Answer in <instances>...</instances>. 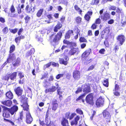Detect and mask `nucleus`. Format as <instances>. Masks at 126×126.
I'll return each mask as SVG.
<instances>
[{
  "label": "nucleus",
  "instance_id": "obj_1",
  "mask_svg": "<svg viewBox=\"0 0 126 126\" xmlns=\"http://www.w3.org/2000/svg\"><path fill=\"white\" fill-rule=\"evenodd\" d=\"M76 115V114L74 113L71 114L70 112H67L65 114V117H63L62 119L61 124L62 126H70L67 119L71 120Z\"/></svg>",
  "mask_w": 126,
  "mask_h": 126
},
{
  "label": "nucleus",
  "instance_id": "obj_2",
  "mask_svg": "<svg viewBox=\"0 0 126 126\" xmlns=\"http://www.w3.org/2000/svg\"><path fill=\"white\" fill-rule=\"evenodd\" d=\"M63 32L60 30L55 35L54 33L50 35L49 37V40L52 44H58L61 39L62 36Z\"/></svg>",
  "mask_w": 126,
  "mask_h": 126
},
{
  "label": "nucleus",
  "instance_id": "obj_3",
  "mask_svg": "<svg viewBox=\"0 0 126 126\" xmlns=\"http://www.w3.org/2000/svg\"><path fill=\"white\" fill-rule=\"evenodd\" d=\"M103 114L104 119L100 122V124L103 126H106L109 125L111 121V115L107 110H105L103 112Z\"/></svg>",
  "mask_w": 126,
  "mask_h": 126
},
{
  "label": "nucleus",
  "instance_id": "obj_4",
  "mask_svg": "<svg viewBox=\"0 0 126 126\" xmlns=\"http://www.w3.org/2000/svg\"><path fill=\"white\" fill-rule=\"evenodd\" d=\"M94 94L93 93H90L86 96L85 101L87 104L92 106L94 104Z\"/></svg>",
  "mask_w": 126,
  "mask_h": 126
},
{
  "label": "nucleus",
  "instance_id": "obj_5",
  "mask_svg": "<svg viewBox=\"0 0 126 126\" xmlns=\"http://www.w3.org/2000/svg\"><path fill=\"white\" fill-rule=\"evenodd\" d=\"M21 102L23 104L21 106L23 107V110L27 111L28 112H29V106L28 104L27 98L22 96H21Z\"/></svg>",
  "mask_w": 126,
  "mask_h": 126
},
{
  "label": "nucleus",
  "instance_id": "obj_6",
  "mask_svg": "<svg viewBox=\"0 0 126 126\" xmlns=\"http://www.w3.org/2000/svg\"><path fill=\"white\" fill-rule=\"evenodd\" d=\"M2 116L3 117L10 118V117L11 112L9 109V108L5 107H2Z\"/></svg>",
  "mask_w": 126,
  "mask_h": 126
},
{
  "label": "nucleus",
  "instance_id": "obj_7",
  "mask_svg": "<svg viewBox=\"0 0 126 126\" xmlns=\"http://www.w3.org/2000/svg\"><path fill=\"white\" fill-rule=\"evenodd\" d=\"M99 17L101 18L103 21L105 22L110 18V15L108 13L105 12L103 15L99 16Z\"/></svg>",
  "mask_w": 126,
  "mask_h": 126
},
{
  "label": "nucleus",
  "instance_id": "obj_8",
  "mask_svg": "<svg viewBox=\"0 0 126 126\" xmlns=\"http://www.w3.org/2000/svg\"><path fill=\"white\" fill-rule=\"evenodd\" d=\"M9 109L11 112V115H15L16 112L18 110V106L16 105L13 106L10 108H9Z\"/></svg>",
  "mask_w": 126,
  "mask_h": 126
},
{
  "label": "nucleus",
  "instance_id": "obj_9",
  "mask_svg": "<svg viewBox=\"0 0 126 126\" xmlns=\"http://www.w3.org/2000/svg\"><path fill=\"white\" fill-rule=\"evenodd\" d=\"M116 81L115 83V85L114 89L113 90V91H114L113 94L114 95L117 96H119L120 95V93L118 91L120 90V86L117 83L116 84Z\"/></svg>",
  "mask_w": 126,
  "mask_h": 126
},
{
  "label": "nucleus",
  "instance_id": "obj_10",
  "mask_svg": "<svg viewBox=\"0 0 126 126\" xmlns=\"http://www.w3.org/2000/svg\"><path fill=\"white\" fill-rule=\"evenodd\" d=\"M104 102V99L100 96L96 100L95 104L97 107H99L103 105Z\"/></svg>",
  "mask_w": 126,
  "mask_h": 126
},
{
  "label": "nucleus",
  "instance_id": "obj_11",
  "mask_svg": "<svg viewBox=\"0 0 126 126\" xmlns=\"http://www.w3.org/2000/svg\"><path fill=\"white\" fill-rule=\"evenodd\" d=\"M14 91L16 94L18 96H20L22 95L23 93V90L20 87L18 86L14 89Z\"/></svg>",
  "mask_w": 126,
  "mask_h": 126
},
{
  "label": "nucleus",
  "instance_id": "obj_12",
  "mask_svg": "<svg viewBox=\"0 0 126 126\" xmlns=\"http://www.w3.org/2000/svg\"><path fill=\"white\" fill-rule=\"evenodd\" d=\"M69 58L67 56L65 57L64 60L63 58H60L59 60V63L62 64H63L66 65L68 63V61H69Z\"/></svg>",
  "mask_w": 126,
  "mask_h": 126
},
{
  "label": "nucleus",
  "instance_id": "obj_13",
  "mask_svg": "<svg viewBox=\"0 0 126 126\" xmlns=\"http://www.w3.org/2000/svg\"><path fill=\"white\" fill-rule=\"evenodd\" d=\"M35 8L32 6H30L29 5H27L25 8L26 13L27 14H30L33 13L34 11Z\"/></svg>",
  "mask_w": 126,
  "mask_h": 126
},
{
  "label": "nucleus",
  "instance_id": "obj_14",
  "mask_svg": "<svg viewBox=\"0 0 126 126\" xmlns=\"http://www.w3.org/2000/svg\"><path fill=\"white\" fill-rule=\"evenodd\" d=\"M93 12L92 11H88L85 15L84 18L85 20L87 22H89L91 18V16L92 15Z\"/></svg>",
  "mask_w": 126,
  "mask_h": 126
},
{
  "label": "nucleus",
  "instance_id": "obj_15",
  "mask_svg": "<svg viewBox=\"0 0 126 126\" xmlns=\"http://www.w3.org/2000/svg\"><path fill=\"white\" fill-rule=\"evenodd\" d=\"M73 77L75 79H79L80 76V73L79 71L77 70H74L73 73Z\"/></svg>",
  "mask_w": 126,
  "mask_h": 126
},
{
  "label": "nucleus",
  "instance_id": "obj_16",
  "mask_svg": "<svg viewBox=\"0 0 126 126\" xmlns=\"http://www.w3.org/2000/svg\"><path fill=\"white\" fill-rule=\"evenodd\" d=\"M91 50L90 48L86 49L82 54L81 57L82 58L86 59L91 52Z\"/></svg>",
  "mask_w": 126,
  "mask_h": 126
},
{
  "label": "nucleus",
  "instance_id": "obj_17",
  "mask_svg": "<svg viewBox=\"0 0 126 126\" xmlns=\"http://www.w3.org/2000/svg\"><path fill=\"white\" fill-rule=\"evenodd\" d=\"M79 52V48H73L71 49L68 52V55H74L75 53L78 54Z\"/></svg>",
  "mask_w": 126,
  "mask_h": 126
},
{
  "label": "nucleus",
  "instance_id": "obj_18",
  "mask_svg": "<svg viewBox=\"0 0 126 126\" xmlns=\"http://www.w3.org/2000/svg\"><path fill=\"white\" fill-rule=\"evenodd\" d=\"M83 91L84 92L83 94H85V95L91 92V90L90 86L87 84L84 85Z\"/></svg>",
  "mask_w": 126,
  "mask_h": 126
},
{
  "label": "nucleus",
  "instance_id": "obj_19",
  "mask_svg": "<svg viewBox=\"0 0 126 126\" xmlns=\"http://www.w3.org/2000/svg\"><path fill=\"white\" fill-rule=\"evenodd\" d=\"M52 110L55 111L58 107V105L57 100L56 99H53L52 101Z\"/></svg>",
  "mask_w": 126,
  "mask_h": 126
},
{
  "label": "nucleus",
  "instance_id": "obj_20",
  "mask_svg": "<svg viewBox=\"0 0 126 126\" xmlns=\"http://www.w3.org/2000/svg\"><path fill=\"white\" fill-rule=\"evenodd\" d=\"M21 59L19 57H18L12 64L14 67H17L20 64Z\"/></svg>",
  "mask_w": 126,
  "mask_h": 126
},
{
  "label": "nucleus",
  "instance_id": "obj_21",
  "mask_svg": "<svg viewBox=\"0 0 126 126\" xmlns=\"http://www.w3.org/2000/svg\"><path fill=\"white\" fill-rule=\"evenodd\" d=\"M33 121V118L32 117L30 112H28L26 114V121L27 124H30Z\"/></svg>",
  "mask_w": 126,
  "mask_h": 126
},
{
  "label": "nucleus",
  "instance_id": "obj_22",
  "mask_svg": "<svg viewBox=\"0 0 126 126\" xmlns=\"http://www.w3.org/2000/svg\"><path fill=\"white\" fill-rule=\"evenodd\" d=\"M117 39L120 42V45H121L123 44L125 41L124 36L123 35H119L117 37Z\"/></svg>",
  "mask_w": 126,
  "mask_h": 126
},
{
  "label": "nucleus",
  "instance_id": "obj_23",
  "mask_svg": "<svg viewBox=\"0 0 126 126\" xmlns=\"http://www.w3.org/2000/svg\"><path fill=\"white\" fill-rule=\"evenodd\" d=\"M63 27L61 23L58 22L54 28L53 30L54 32H57L58 30L61 29Z\"/></svg>",
  "mask_w": 126,
  "mask_h": 126
},
{
  "label": "nucleus",
  "instance_id": "obj_24",
  "mask_svg": "<svg viewBox=\"0 0 126 126\" xmlns=\"http://www.w3.org/2000/svg\"><path fill=\"white\" fill-rule=\"evenodd\" d=\"M5 95L6 98L7 99L11 100L13 99L14 97L13 94L10 91L7 92L5 94Z\"/></svg>",
  "mask_w": 126,
  "mask_h": 126
},
{
  "label": "nucleus",
  "instance_id": "obj_25",
  "mask_svg": "<svg viewBox=\"0 0 126 126\" xmlns=\"http://www.w3.org/2000/svg\"><path fill=\"white\" fill-rule=\"evenodd\" d=\"M1 103L3 105L8 107H11L12 104V101L10 99L2 101Z\"/></svg>",
  "mask_w": 126,
  "mask_h": 126
},
{
  "label": "nucleus",
  "instance_id": "obj_26",
  "mask_svg": "<svg viewBox=\"0 0 126 126\" xmlns=\"http://www.w3.org/2000/svg\"><path fill=\"white\" fill-rule=\"evenodd\" d=\"M17 72H14L12 73L9 74L10 79L11 80H14L15 79H16L17 76Z\"/></svg>",
  "mask_w": 126,
  "mask_h": 126
},
{
  "label": "nucleus",
  "instance_id": "obj_27",
  "mask_svg": "<svg viewBox=\"0 0 126 126\" xmlns=\"http://www.w3.org/2000/svg\"><path fill=\"white\" fill-rule=\"evenodd\" d=\"M80 117L77 116L74 118V120L72 121L71 122V125L73 126L74 125H77L78 123V121L80 119Z\"/></svg>",
  "mask_w": 126,
  "mask_h": 126
},
{
  "label": "nucleus",
  "instance_id": "obj_28",
  "mask_svg": "<svg viewBox=\"0 0 126 126\" xmlns=\"http://www.w3.org/2000/svg\"><path fill=\"white\" fill-rule=\"evenodd\" d=\"M74 32L73 30H69L65 34L64 37L66 39H69L70 37V35L72 34Z\"/></svg>",
  "mask_w": 126,
  "mask_h": 126
},
{
  "label": "nucleus",
  "instance_id": "obj_29",
  "mask_svg": "<svg viewBox=\"0 0 126 126\" xmlns=\"http://www.w3.org/2000/svg\"><path fill=\"white\" fill-rule=\"evenodd\" d=\"M25 38V37L24 36L21 35L16 37L15 40L16 43L18 44L20 43L21 39H23Z\"/></svg>",
  "mask_w": 126,
  "mask_h": 126
},
{
  "label": "nucleus",
  "instance_id": "obj_30",
  "mask_svg": "<svg viewBox=\"0 0 126 126\" xmlns=\"http://www.w3.org/2000/svg\"><path fill=\"white\" fill-rule=\"evenodd\" d=\"M56 89V87L55 86H52L51 88L47 89L45 90V92L47 93L49 92H53L55 91Z\"/></svg>",
  "mask_w": 126,
  "mask_h": 126
},
{
  "label": "nucleus",
  "instance_id": "obj_31",
  "mask_svg": "<svg viewBox=\"0 0 126 126\" xmlns=\"http://www.w3.org/2000/svg\"><path fill=\"white\" fill-rule=\"evenodd\" d=\"M7 58L10 61V60L13 61L16 59V55L15 54L13 53L11 54L9 53L8 57Z\"/></svg>",
  "mask_w": 126,
  "mask_h": 126
},
{
  "label": "nucleus",
  "instance_id": "obj_32",
  "mask_svg": "<svg viewBox=\"0 0 126 126\" xmlns=\"http://www.w3.org/2000/svg\"><path fill=\"white\" fill-rule=\"evenodd\" d=\"M35 52V49L34 48H31L30 51L27 52L26 54L27 57H29L31 56L32 54L34 53Z\"/></svg>",
  "mask_w": 126,
  "mask_h": 126
},
{
  "label": "nucleus",
  "instance_id": "obj_33",
  "mask_svg": "<svg viewBox=\"0 0 126 126\" xmlns=\"http://www.w3.org/2000/svg\"><path fill=\"white\" fill-rule=\"evenodd\" d=\"M74 8L76 11L78 12L80 15H82V11L80 8L77 5H74Z\"/></svg>",
  "mask_w": 126,
  "mask_h": 126
},
{
  "label": "nucleus",
  "instance_id": "obj_34",
  "mask_svg": "<svg viewBox=\"0 0 126 126\" xmlns=\"http://www.w3.org/2000/svg\"><path fill=\"white\" fill-rule=\"evenodd\" d=\"M82 18L79 16L76 17L75 19V20L77 24H80L82 21Z\"/></svg>",
  "mask_w": 126,
  "mask_h": 126
},
{
  "label": "nucleus",
  "instance_id": "obj_35",
  "mask_svg": "<svg viewBox=\"0 0 126 126\" xmlns=\"http://www.w3.org/2000/svg\"><path fill=\"white\" fill-rule=\"evenodd\" d=\"M45 124L47 126H51L52 125L53 122L51 120L50 118L45 119Z\"/></svg>",
  "mask_w": 126,
  "mask_h": 126
},
{
  "label": "nucleus",
  "instance_id": "obj_36",
  "mask_svg": "<svg viewBox=\"0 0 126 126\" xmlns=\"http://www.w3.org/2000/svg\"><path fill=\"white\" fill-rule=\"evenodd\" d=\"M23 111H21L20 113L19 117L17 118V120L19 122H21L23 121Z\"/></svg>",
  "mask_w": 126,
  "mask_h": 126
},
{
  "label": "nucleus",
  "instance_id": "obj_37",
  "mask_svg": "<svg viewBox=\"0 0 126 126\" xmlns=\"http://www.w3.org/2000/svg\"><path fill=\"white\" fill-rule=\"evenodd\" d=\"M16 49L15 46L12 44L11 45L10 47L9 53V54H11L14 52Z\"/></svg>",
  "mask_w": 126,
  "mask_h": 126
},
{
  "label": "nucleus",
  "instance_id": "obj_38",
  "mask_svg": "<svg viewBox=\"0 0 126 126\" xmlns=\"http://www.w3.org/2000/svg\"><path fill=\"white\" fill-rule=\"evenodd\" d=\"M44 10L43 9H39L37 12L36 14L37 16L38 17H40L42 15L43 12Z\"/></svg>",
  "mask_w": 126,
  "mask_h": 126
},
{
  "label": "nucleus",
  "instance_id": "obj_39",
  "mask_svg": "<svg viewBox=\"0 0 126 126\" xmlns=\"http://www.w3.org/2000/svg\"><path fill=\"white\" fill-rule=\"evenodd\" d=\"M104 32L102 31L100 33V38L101 39L104 38L107 35V34Z\"/></svg>",
  "mask_w": 126,
  "mask_h": 126
},
{
  "label": "nucleus",
  "instance_id": "obj_40",
  "mask_svg": "<svg viewBox=\"0 0 126 126\" xmlns=\"http://www.w3.org/2000/svg\"><path fill=\"white\" fill-rule=\"evenodd\" d=\"M103 85L106 87H108L109 85L108 79H106L103 81Z\"/></svg>",
  "mask_w": 126,
  "mask_h": 126
},
{
  "label": "nucleus",
  "instance_id": "obj_41",
  "mask_svg": "<svg viewBox=\"0 0 126 126\" xmlns=\"http://www.w3.org/2000/svg\"><path fill=\"white\" fill-rule=\"evenodd\" d=\"M99 2V0H92L90 3V4L92 5H97Z\"/></svg>",
  "mask_w": 126,
  "mask_h": 126
},
{
  "label": "nucleus",
  "instance_id": "obj_42",
  "mask_svg": "<svg viewBox=\"0 0 126 126\" xmlns=\"http://www.w3.org/2000/svg\"><path fill=\"white\" fill-rule=\"evenodd\" d=\"M79 41L80 43H84L87 42V40L86 39L82 37H80L79 39Z\"/></svg>",
  "mask_w": 126,
  "mask_h": 126
},
{
  "label": "nucleus",
  "instance_id": "obj_43",
  "mask_svg": "<svg viewBox=\"0 0 126 126\" xmlns=\"http://www.w3.org/2000/svg\"><path fill=\"white\" fill-rule=\"evenodd\" d=\"M8 29L7 27H4L2 30V32L4 34H6L8 32Z\"/></svg>",
  "mask_w": 126,
  "mask_h": 126
},
{
  "label": "nucleus",
  "instance_id": "obj_44",
  "mask_svg": "<svg viewBox=\"0 0 126 126\" xmlns=\"http://www.w3.org/2000/svg\"><path fill=\"white\" fill-rule=\"evenodd\" d=\"M18 75L20 79H21L24 77L23 73L21 72H19L18 73Z\"/></svg>",
  "mask_w": 126,
  "mask_h": 126
},
{
  "label": "nucleus",
  "instance_id": "obj_45",
  "mask_svg": "<svg viewBox=\"0 0 126 126\" xmlns=\"http://www.w3.org/2000/svg\"><path fill=\"white\" fill-rule=\"evenodd\" d=\"M31 19V17L28 15H27L24 18L25 23H28L30 21Z\"/></svg>",
  "mask_w": 126,
  "mask_h": 126
},
{
  "label": "nucleus",
  "instance_id": "obj_46",
  "mask_svg": "<svg viewBox=\"0 0 126 126\" xmlns=\"http://www.w3.org/2000/svg\"><path fill=\"white\" fill-rule=\"evenodd\" d=\"M85 96V94H81L80 96H79L78 98L76 99V101H79L80 99H82Z\"/></svg>",
  "mask_w": 126,
  "mask_h": 126
},
{
  "label": "nucleus",
  "instance_id": "obj_47",
  "mask_svg": "<svg viewBox=\"0 0 126 126\" xmlns=\"http://www.w3.org/2000/svg\"><path fill=\"white\" fill-rule=\"evenodd\" d=\"M48 73H45L43 75L41 78V79H43L45 78H48Z\"/></svg>",
  "mask_w": 126,
  "mask_h": 126
},
{
  "label": "nucleus",
  "instance_id": "obj_48",
  "mask_svg": "<svg viewBox=\"0 0 126 126\" xmlns=\"http://www.w3.org/2000/svg\"><path fill=\"white\" fill-rule=\"evenodd\" d=\"M103 31L105 32H104L107 35L110 32V27H106Z\"/></svg>",
  "mask_w": 126,
  "mask_h": 126
},
{
  "label": "nucleus",
  "instance_id": "obj_49",
  "mask_svg": "<svg viewBox=\"0 0 126 126\" xmlns=\"http://www.w3.org/2000/svg\"><path fill=\"white\" fill-rule=\"evenodd\" d=\"M76 111L77 113L80 115H82L83 114V112L81 109L78 108L76 110Z\"/></svg>",
  "mask_w": 126,
  "mask_h": 126
},
{
  "label": "nucleus",
  "instance_id": "obj_50",
  "mask_svg": "<svg viewBox=\"0 0 126 126\" xmlns=\"http://www.w3.org/2000/svg\"><path fill=\"white\" fill-rule=\"evenodd\" d=\"M100 18V17H99V18H96L95 19L94 23L96 24H99L101 23V20Z\"/></svg>",
  "mask_w": 126,
  "mask_h": 126
},
{
  "label": "nucleus",
  "instance_id": "obj_51",
  "mask_svg": "<svg viewBox=\"0 0 126 126\" xmlns=\"http://www.w3.org/2000/svg\"><path fill=\"white\" fill-rule=\"evenodd\" d=\"M92 61V59H88L87 60H85L84 63L86 64H87L91 63Z\"/></svg>",
  "mask_w": 126,
  "mask_h": 126
},
{
  "label": "nucleus",
  "instance_id": "obj_52",
  "mask_svg": "<svg viewBox=\"0 0 126 126\" xmlns=\"http://www.w3.org/2000/svg\"><path fill=\"white\" fill-rule=\"evenodd\" d=\"M10 78L9 77V74H7L5 76H4L3 77V79L8 81Z\"/></svg>",
  "mask_w": 126,
  "mask_h": 126
},
{
  "label": "nucleus",
  "instance_id": "obj_53",
  "mask_svg": "<svg viewBox=\"0 0 126 126\" xmlns=\"http://www.w3.org/2000/svg\"><path fill=\"white\" fill-rule=\"evenodd\" d=\"M64 75L63 73L61 74H58L56 76V78L57 79H59L61 78Z\"/></svg>",
  "mask_w": 126,
  "mask_h": 126
},
{
  "label": "nucleus",
  "instance_id": "obj_54",
  "mask_svg": "<svg viewBox=\"0 0 126 126\" xmlns=\"http://www.w3.org/2000/svg\"><path fill=\"white\" fill-rule=\"evenodd\" d=\"M69 45L71 47H76L77 46V44L75 42H70Z\"/></svg>",
  "mask_w": 126,
  "mask_h": 126
},
{
  "label": "nucleus",
  "instance_id": "obj_55",
  "mask_svg": "<svg viewBox=\"0 0 126 126\" xmlns=\"http://www.w3.org/2000/svg\"><path fill=\"white\" fill-rule=\"evenodd\" d=\"M10 32L13 34H15L17 31L18 29L16 28H15L13 29H9Z\"/></svg>",
  "mask_w": 126,
  "mask_h": 126
},
{
  "label": "nucleus",
  "instance_id": "obj_56",
  "mask_svg": "<svg viewBox=\"0 0 126 126\" xmlns=\"http://www.w3.org/2000/svg\"><path fill=\"white\" fill-rule=\"evenodd\" d=\"M97 24L95 23L93 24L91 27V29L92 30L96 29L97 27Z\"/></svg>",
  "mask_w": 126,
  "mask_h": 126
},
{
  "label": "nucleus",
  "instance_id": "obj_57",
  "mask_svg": "<svg viewBox=\"0 0 126 126\" xmlns=\"http://www.w3.org/2000/svg\"><path fill=\"white\" fill-rule=\"evenodd\" d=\"M10 10L11 13H13L15 12V8L14 7V6L13 5H12L11 6Z\"/></svg>",
  "mask_w": 126,
  "mask_h": 126
},
{
  "label": "nucleus",
  "instance_id": "obj_58",
  "mask_svg": "<svg viewBox=\"0 0 126 126\" xmlns=\"http://www.w3.org/2000/svg\"><path fill=\"white\" fill-rule=\"evenodd\" d=\"M95 67V65H91L87 70V71L92 70L94 69Z\"/></svg>",
  "mask_w": 126,
  "mask_h": 126
},
{
  "label": "nucleus",
  "instance_id": "obj_59",
  "mask_svg": "<svg viewBox=\"0 0 126 126\" xmlns=\"http://www.w3.org/2000/svg\"><path fill=\"white\" fill-rule=\"evenodd\" d=\"M51 64L53 67H59V65L58 63H55L54 62H51Z\"/></svg>",
  "mask_w": 126,
  "mask_h": 126
},
{
  "label": "nucleus",
  "instance_id": "obj_60",
  "mask_svg": "<svg viewBox=\"0 0 126 126\" xmlns=\"http://www.w3.org/2000/svg\"><path fill=\"white\" fill-rule=\"evenodd\" d=\"M51 62H50L45 65L44 66L45 68H46L49 67L51 65Z\"/></svg>",
  "mask_w": 126,
  "mask_h": 126
},
{
  "label": "nucleus",
  "instance_id": "obj_61",
  "mask_svg": "<svg viewBox=\"0 0 126 126\" xmlns=\"http://www.w3.org/2000/svg\"><path fill=\"white\" fill-rule=\"evenodd\" d=\"M23 29L22 28H21L20 29L17 33L18 35V36H20L21 34L23 32Z\"/></svg>",
  "mask_w": 126,
  "mask_h": 126
},
{
  "label": "nucleus",
  "instance_id": "obj_62",
  "mask_svg": "<svg viewBox=\"0 0 126 126\" xmlns=\"http://www.w3.org/2000/svg\"><path fill=\"white\" fill-rule=\"evenodd\" d=\"M82 91V89L81 87H78L77 90L75 92V93L76 94H78V93L81 92Z\"/></svg>",
  "mask_w": 126,
  "mask_h": 126
},
{
  "label": "nucleus",
  "instance_id": "obj_63",
  "mask_svg": "<svg viewBox=\"0 0 126 126\" xmlns=\"http://www.w3.org/2000/svg\"><path fill=\"white\" fill-rule=\"evenodd\" d=\"M105 51V50L104 48H102L99 51V52L101 54H104Z\"/></svg>",
  "mask_w": 126,
  "mask_h": 126
},
{
  "label": "nucleus",
  "instance_id": "obj_64",
  "mask_svg": "<svg viewBox=\"0 0 126 126\" xmlns=\"http://www.w3.org/2000/svg\"><path fill=\"white\" fill-rule=\"evenodd\" d=\"M65 19V16H62V17H61L60 20V21L61 22V23H63Z\"/></svg>",
  "mask_w": 126,
  "mask_h": 126
}]
</instances>
